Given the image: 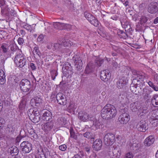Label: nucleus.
Instances as JSON below:
<instances>
[{
  "label": "nucleus",
  "mask_w": 158,
  "mask_h": 158,
  "mask_svg": "<svg viewBox=\"0 0 158 158\" xmlns=\"http://www.w3.org/2000/svg\"><path fill=\"white\" fill-rule=\"evenodd\" d=\"M130 119L129 115L126 113L121 114L118 117V121L120 123L122 124H127Z\"/></svg>",
  "instance_id": "obj_12"
},
{
  "label": "nucleus",
  "mask_w": 158,
  "mask_h": 158,
  "mask_svg": "<svg viewBox=\"0 0 158 158\" xmlns=\"http://www.w3.org/2000/svg\"><path fill=\"white\" fill-rule=\"evenodd\" d=\"M73 61H74V63L77 62H80V61H82L81 58H80L79 55H75L73 58Z\"/></svg>",
  "instance_id": "obj_49"
},
{
  "label": "nucleus",
  "mask_w": 158,
  "mask_h": 158,
  "mask_svg": "<svg viewBox=\"0 0 158 158\" xmlns=\"http://www.w3.org/2000/svg\"><path fill=\"white\" fill-rule=\"evenodd\" d=\"M23 27L28 31L31 32L32 28L31 26L28 24H26L23 25Z\"/></svg>",
  "instance_id": "obj_51"
},
{
  "label": "nucleus",
  "mask_w": 158,
  "mask_h": 158,
  "mask_svg": "<svg viewBox=\"0 0 158 158\" xmlns=\"http://www.w3.org/2000/svg\"><path fill=\"white\" fill-rule=\"evenodd\" d=\"M148 84L149 86L152 87L154 90L156 91H158V87L155 85L152 82L149 81L148 82Z\"/></svg>",
  "instance_id": "obj_47"
},
{
  "label": "nucleus",
  "mask_w": 158,
  "mask_h": 158,
  "mask_svg": "<svg viewBox=\"0 0 158 158\" xmlns=\"http://www.w3.org/2000/svg\"><path fill=\"white\" fill-rule=\"evenodd\" d=\"M9 47L10 48V51L11 50L12 53L15 51L16 52L19 51L20 52V51L18 48L17 46L15 44H11L9 45Z\"/></svg>",
  "instance_id": "obj_40"
},
{
  "label": "nucleus",
  "mask_w": 158,
  "mask_h": 158,
  "mask_svg": "<svg viewBox=\"0 0 158 158\" xmlns=\"http://www.w3.org/2000/svg\"><path fill=\"white\" fill-rule=\"evenodd\" d=\"M117 34L120 38L126 39L127 37V33L121 30H118V31Z\"/></svg>",
  "instance_id": "obj_36"
},
{
  "label": "nucleus",
  "mask_w": 158,
  "mask_h": 158,
  "mask_svg": "<svg viewBox=\"0 0 158 158\" xmlns=\"http://www.w3.org/2000/svg\"><path fill=\"white\" fill-rule=\"evenodd\" d=\"M112 48L113 50H114L117 52H119L120 51V48L118 46H117L115 45H113L112 46Z\"/></svg>",
  "instance_id": "obj_55"
},
{
  "label": "nucleus",
  "mask_w": 158,
  "mask_h": 158,
  "mask_svg": "<svg viewBox=\"0 0 158 158\" xmlns=\"http://www.w3.org/2000/svg\"><path fill=\"white\" fill-rule=\"evenodd\" d=\"M36 54L38 56V57H37V59H40L41 54L39 50V48L38 47L36 46L34 48V50Z\"/></svg>",
  "instance_id": "obj_45"
},
{
  "label": "nucleus",
  "mask_w": 158,
  "mask_h": 158,
  "mask_svg": "<svg viewBox=\"0 0 158 158\" xmlns=\"http://www.w3.org/2000/svg\"><path fill=\"white\" fill-rule=\"evenodd\" d=\"M19 86L21 91L27 92L31 88L30 82L27 79H23L20 82Z\"/></svg>",
  "instance_id": "obj_3"
},
{
  "label": "nucleus",
  "mask_w": 158,
  "mask_h": 158,
  "mask_svg": "<svg viewBox=\"0 0 158 158\" xmlns=\"http://www.w3.org/2000/svg\"><path fill=\"white\" fill-rule=\"evenodd\" d=\"M154 81L155 83L158 84V75L156 74L154 76Z\"/></svg>",
  "instance_id": "obj_62"
},
{
  "label": "nucleus",
  "mask_w": 158,
  "mask_h": 158,
  "mask_svg": "<svg viewBox=\"0 0 158 158\" xmlns=\"http://www.w3.org/2000/svg\"><path fill=\"white\" fill-rule=\"evenodd\" d=\"M15 127L14 125L11 124H8L6 127V129L8 131L9 133L11 134H13L15 130Z\"/></svg>",
  "instance_id": "obj_35"
},
{
  "label": "nucleus",
  "mask_w": 158,
  "mask_h": 158,
  "mask_svg": "<svg viewBox=\"0 0 158 158\" xmlns=\"http://www.w3.org/2000/svg\"><path fill=\"white\" fill-rule=\"evenodd\" d=\"M6 33V32L3 31H0V38L2 39L4 38Z\"/></svg>",
  "instance_id": "obj_58"
},
{
  "label": "nucleus",
  "mask_w": 158,
  "mask_h": 158,
  "mask_svg": "<svg viewBox=\"0 0 158 158\" xmlns=\"http://www.w3.org/2000/svg\"><path fill=\"white\" fill-rule=\"evenodd\" d=\"M80 61V62H77L74 63V65L75 66L76 69L77 70L79 71L82 67V61Z\"/></svg>",
  "instance_id": "obj_43"
},
{
  "label": "nucleus",
  "mask_w": 158,
  "mask_h": 158,
  "mask_svg": "<svg viewBox=\"0 0 158 158\" xmlns=\"http://www.w3.org/2000/svg\"><path fill=\"white\" fill-rule=\"evenodd\" d=\"M136 128L139 131L144 132L148 129V124L145 121L141 120L137 123Z\"/></svg>",
  "instance_id": "obj_11"
},
{
  "label": "nucleus",
  "mask_w": 158,
  "mask_h": 158,
  "mask_svg": "<svg viewBox=\"0 0 158 158\" xmlns=\"http://www.w3.org/2000/svg\"><path fill=\"white\" fill-rule=\"evenodd\" d=\"M10 152L12 155H17L19 152L18 148L15 147H12L10 149Z\"/></svg>",
  "instance_id": "obj_34"
},
{
  "label": "nucleus",
  "mask_w": 158,
  "mask_h": 158,
  "mask_svg": "<svg viewBox=\"0 0 158 158\" xmlns=\"http://www.w3.org/2000/svg\"><path fill=\"white\" fill-rule=\"evenodd\" d=\"M53 126V123L52 121L48 122L44 125V129L46 131L51 130Z\"/></svg>",
  "instance_id": "obj_25"
},
{
  "label": "nucleus",
  "mask_w": 158,
  "mask_h": 158,
  "mask_svg": "<svg viewBox=\"0 0 158 158\" xmlns=\"http://www.w3.org/2000/svg\"><path fill=\"white\" fill-rule=\"evenodd\" d=\"M151 119L153 120H158V110L152 113Z\"/></svg>",
  "instance_id": "obj_46"
},
{
  "label": "nucleus",
  "mask_w": 158,
  "mask_h": 158,
  "mask_svg": "<svg viewBox=\"0 0 158 158\" xmlns=\"http://www.w3.org/2000/svg\"><path fill=\"white\" fill-rule=\"evenodd\" d=\"M137 87V83L135 84H134L133 83H132L131 84L130 86V89L131 92L135 94H137V93H136V89Z\"/></svg>",
  "instance_id": "obj_44"
},
{
  "label": "nucleus",
  "mask_w": 158,
  "mask_h": 158,
  "mask_svg": "<svg viewBox=\"0 0 158 158\" xmlns=\"http://www.w3.org/2000/svg\"><path fill=\"white\" fill-rule=\"evenodd\" d=\"M24 57L23 56V54L21 52H19L17 54L14 59V61L15 63H18L19 61L23 58Z\"/></svg>",
  "instance_id": "obj_31"
},
{
  "label": "nucleus",
  "mask_w": 158,
  "mask_h": 158,
  "mask_svg": "<svg viewBox=\"0 0 158 158\" xmlns=\"http://www.w3.org/2000/svg\"><path fill=\"white\" fill-rule=\"evenodd\" d=\"M93 125L91 127L92 129L95 130L99 128L101 125V123L98 120L95 119L93 121Z\"/></svg>",
  "instance_id": "obj_28"
},
{
  "label": "nucleus",
  "mask_w": 158,
  "mask_h": 158,
  "mask_svg": "<svg viewBox=\"0 0 158 158\" xmlns=\"http://www.w3.org/2000/svg\"><path fill=\"white\" fill-rule=\"evenodd\" d=\"M27 114L29 119L34 123H38L41 119L39 111L36 108L29 109Z\"/></svg>",
  "instance_id": "obj_2"
},
{
  "label": "nucleus",
  "mask_w": 158,
  "mask_h": 158,
  "mask_svg": "<svg viewBox=\"0 0 158 158\" xmlns=\"http://www.w3.org/2000/svg\"><path fill=\"white\" fill-rule=\"evenodd\" d=\"M57 103L61 105L64 106L67 103V100L64 95L61 93H59L56 95Z\"/></svg>",
  "instance_id": "obj_10"
},
{
  "label": "nucleus",
  "mask_w": 158,
  "mask_h": 158,
  "mask_svg": "<svg viewBox=\"0 0 158 158\" xmlns=\"http://www.w3.org/2000/svg\"><path fill=\"white\" fill-rule=\"evenodd\" d=\"M53 25L55 28L60 30L67 29L70 27V25L69 24L58 22L54 23Z\"/></svg>",
  "instance_id": "obj_15"
},
{
  "label": "nucleus",
  "mask_w": 158,
  "mask_h": 158,
  "mask_svg": "<svg viewBox=\"0 0 158 158\" xmlns=\"http://www.w3.org/2000/svg\"><path fill=\"white\" fill-rule=\"evenodd\" d=\"M6 1H5V0H0V8L7 6V5L6 4Z\"/></svg>",
  "instance_id": "obj_56"
},
{
  "label": "nucleus",
  "mask_w": 158,
  "mask_h": 158,
  "mask_svg": "<svg viewBox=\"0 0 158 158\" xmlns=\"http://www.w3.org/2000/svg\"><path fill=\"white\" fill-rule=\"evenodd\" d=\"M68 42V40H66L62 38H60L57 41V43L53 44V50H55L60 49L62 45L64 46H68L69 44V43H67Z\"/></svg>",
  "instance_id": "obj_5"
},
{
  "label": "nucleus",
  "mask_w": 158,
  "mask_h": 158,
  "mask_svg": "<svg viewBox=\"0 0 158 158\" xmlns=\"http://www.w3.org/2000/svg\"><path fill=\"white\" fill-rule=\"evenodd\" d=\"M155 140L153 136L151 135L147 137L144 141V145L146 146H149L152 145Z\"/></svg>",
  "instance_id": "obj_17"
},
{
  "label": "nucleus",
  "mask_w": 158,
  "mask_h": 158,
  "mask_svg": "<svg viewBox=\"0 0 158 158\" xmlns=\"http://www.w3.org/2000/svg\"><path fill=\"white\" fill-rule=\"evenodd\" d=\"M29 66L30 67L31 70L32 71H35L36 69V67L35 64L33 63H30L29 64Z\"/></svg>",
  "instance_id": "obj_54"
},
{
  "label": "nucleus",
  "mask_w": 158,
  "mask_h": 158,
  "mask_svg": "<svg viewBox=\"0 0 158 158\" xmlns=\"http://www.w3.org/2000/svg\"><path fill=\"white\" fill-rule=\"evenodd\" d=\"M20 148L24 153H29L32 149L31 144L27 141H24L22 142L20 145Z\"/></svg>",
  "instance_id": "obj_6"
},
{
  "label": "nucleus",
  "mask_w": 158,
  "mask_h": 158,
  "mask_svg": "<svg viewBox=\"0 0 158 158\" xmlns=\"http://www.w3.org/2000/svg\"><path fill=\"white\" fill-rule=\"evenodd\" d=\"M148 110L146 109L145 107L141 108V107H140V109H139L138 111V113L139 115H140L141 116L144 115L146 113H148Z\"/></svg>",
  "instance_id": "obj_39"
},
{
  "label": "nucleus",
  "mask_w": 158,
  "mask_h": 158,
  "mask_svg": "<svg viewBox=\"0 0 158 158\" xmlns=\"http://www.w3.org/2000/svg\"><path fill=\"white\" fill-rule=\"evenodd\" d=\"M117 111L115 106L110 104H107L102 110L101 116L103 119H109L114 118Z\"/></svg>",
  "instance_id": "obj_1"
},
{
  "label": "nucleus",
  "mask_w": 158,
  "mask_h": 158,
  "mask_svg": "<svg viewBox=\"0 0 158 158\" xmlns=\"http://www.w3.org/2000/svg\"><path fill=\"white\" fill-rule=\"evenodd\" d=\"M148 20V18L145 16H142L140 18V22L141 24L145 23Z\"/></svg>",
  "instance_id": "obj_48"
},
{
  "label": "nucleus",
  "mask_w": 158,
  "mask_h": 158,
  "mask_svg": "<svg viewBox=\"0 0 158 158\" xmlns=\"http://www.w3.org/2000/svg\"><path fill=\"white\" fill-rule=\"evenodd\" d=\"M52 118V113L49 111H45L41 117V119L44 121L50 120Z\"/></svg>",
  "instance_id": "obj_18"
},
{
  "label": "nucleus",
  "mask_w": 158,
  "mask_h": 158,
  "mask_svg": "<svg viewBox=\"0 0 158 158\" xmlns=\"http://www.w3.org/2000/svg\"><path fill=\"white\" fill-rule=\"evenodd\" d=\"M148 12L151 14H154L158 12V3L156 2L150 3L148 6Z\"/></svg>",
  "instance_id": "obj_8"
},
{
  "label": "nucleus",
  "mask_w": 158,
  "mask_h": 158,
  "mask_svg": "<svg viewBox=\"0 0 158 158\" xmlns=\"http://www.w3.org/2000/svg\"><path fill=\"white\" fill-rule=\"evenodd\" d=\"M84 16L87 20L92 25L97 27L98 25V22L92 15L85 11L84 13Z\"/></svg>",
  "instance_id": "obj_7"
},
{
  "label": "nucleus",
  "mask_w": 158,
  "mask_h": 158,
  "mask_svg": "<svg viewBox=\"0 0 158 158\" xmlns=\"http://www.w3.org/2000/svg\"><path fill=\"white\" fill-rule=\"evenodd\" d=\"M70 137L73 138L74 139L76 140H78V137H81L82 136V134H80L78 135L77 136L76 135L73 129V128H71L70 129Z\"/></svg>",
  "instance_id": "obj_29"
},
{
  "label": "nucleus",
  "mask_w": 158,
  "mask_h": 158,
  "mask_svg": "<svg viewBox=\"0 0 158 158\" xmlns=\"http://www.w3.org/2000/svg\"><path fill=\"white\" fill-rule=\"evenodd\" d=\"M127 83V80L126 78L122 77L117 82V85L119 89L123 88V86L126 84Z\"/></svg>",
  "instance_id": "obj_22"
},
{
  "label": "nucleus",
  "mask_w": 158,
  "mask_h": 158,
  "mask_svg": "<svg viewBox=\"0 0 158 158\" xmlns=\"http://www.w3.org/2000/svg\"><path fill=\"white\" fill-rule=\"evenodd\" d=\"M62 70L64 75L68 77L73 74L72 69L69 63L64 64L62 67Z\"/></svg>",
  "instance_id": "obj_9"
},
{
  "label": "nucleus",
  "mask_w": 158,
  "mask_h": 158,
  "mask_svg": "<svg viewBox=\"0 0 158 158\" xmlns=\"http://www.w3.org/2000/svg\"><path fill=\"white\" fill-rule=\"evenodd\" d=\"M24 40L23 38H19L18 40V44L20 45L24 43Z\"/></svg>",
  "instance_id": "obj_61"
},
{
  "label": "nucleus",
  "mask_w": 158,
  "mask_h": 158,
  "mask_svg": "<svg viewBox=\"0 0 158 158\" xmlns=\"http://www.w3.org/2000/svg\"><path fill=\"white\" fill-rule=\"evenodd\" d=\"M26 61V58L25 57H24L22 59L19 61L18 63H15L18 66L22 68L25 65Z\"/></svg>",
  "instance_id": "obj_37"
},
{
  "label": "nucleus",
  "mask_w": 158,
  "mask_h": 158,
  "mask_svg": "<svg viewBox=\"0 0 158 158\" xmlns=\"http://www.w3.org/2000/svg\"><path fill=\"white\" fill-rule=\"evenodd\" d=\"M114 155L117 157H119L121 155V151L119 148L114 149L113 151Z\"/></svg>",
  "instance_id": "obj_41"
},
{
  "label": "nucleus",
  "mask_w": 158,
  "mask_h": 158,
  "mask_svg": "<svg viewBox=\"0 0 158 158\" xmlns=\"http://www.w3.org/2000/svg\"><path fill=\"white\" fill-rule=\"evenodd\" d=\"M69 108L73 111L74 110L77 108L76 105L75 104L72 103L70 104L69 106Z\"/></svg>",
  "instance_id": "obj_52"
},
{
  "label": "nucleus",
  "mask_w": 158,
  "mask_h": 158,
  "mask_svg": "<svg viewBox=\"0 0 158 158\" xmlns=\"http://www.w3.org/2000/svg\"><path fill=\"white\" fill-rule=\"evenodd\" d=\"M52 78L53 80H54L55 78V77L57 75V73L56 71H53L51 73Z\"/></svg>",
  "instance_id": "obj_57"
},
{
  "label": "nucleus",
  "mask_w": 158,
  "mask_h": 158,
  "mask_svg": "<svg viewBox=\"0 0 158 158\" xmlns=\"http://www.w3.org/2000/svg\"><path fill=\"white\" fill-rule=\"evenodd\" d=\"M120 22L123 27L125 29V31H127V29H128L131 26L130 24L126 21H125L123 19H120Z\"/></svg>",
  "instance_id": "obj_33"
},
{
  "label": "nucleus",
  "mask_w": 158,
  "mask_h": 158,
  "mask_svg": "<svg viewBox=\"0 0 158 158\" xmlns=\"http://www.w3.org/2000/svg\"><path fill=\"white\" fill-rule=\"evenodd\" d=\"M108 70H102L100 74L101 79L103 81L106 82L109 79L110 77V74L109 73Z\"/></svg>",
  "instance_id": "obj_14"
},
{
  "label": "nucleus",
  "mask_w": 158,
  "mask_h": 158,
  "mask_svg": "<svg viewBox=\"0 0 158 158\" xmlns=\"http://www.w3.org/2000/svg\"><path fill=\"white\" fill-rule=\"evenodd\" d=\"M59 148L60 150L64 151L66 148V146L65 145H61L59 146Z\"/></svg>",
  "instance_id": "obj_60"
},
{
  "label": "nucleus",
  "mask_w": 158,
  "mask_h": 158,
  "mask_svg": "<svg viewBox=\"0 0 158 158\" xmlns=\"http://www.w3.org/2000/svg\"><path fill=\"white\" fill-rule=\"evenodd\" d=\"M142 94L143 95V98L146 99H148L150 98V91L147 88H144L143 89Z\"/></svg>",
  "instance_id": "obj_24"
},
{
  "label": "nucleus",
  "mask_w": 158,
  "mask_h": 158,
  "mask_svg": "<svg viewBox=\"0 0 158 158\" xmlns=\"http://www.w3.org/2000/svg\"><path fill=\"white\" fill-rule=\"evenodd\" d=\"M42 100L38 97H35L33 99H31V101L30 104L32 106L34 105L35 106H39L40 104L42 103Z\"/></svg>",
  "instance_id": "obj_19"
},
{
  "label": "nucleus",
  "mask_w": 158,
  "mask_h": 158,
  "mask_svg": "<svg viewBox=\"0 0 158 158\" xmlns=\"http://www.w3.org/2000/svg\"><path fill=\"white\" fill-rule=\"evenodd\" d=\"M96 61V64L98 66H100L103 62V60L101 59H97Z\"/></svg>",
  "instance_id": "obj_53"
},
{
  "label": "nucleus",
  "mask_w": 158,
  "mask_h": 158,
  "mask_svg": "<svg viewBox=\"0 0 158 158\" xmlns=\"http://www.w3.org/2000/svg\"><path fill=\"white\" fill-rule=\"evenodd\" d=\"M78 118L83 121H85L88 120L92 121L94 119V118L90 117L86 113L83 111L80 112L78 113Z\"/></svg>",
  "instance_id": "obj_13"
},
{
  "label": "nucleus",
  "mask_w": 158,
  "mask_h": 158,
  "mask_svg": "<svg viewBox=\"0 0 158 158\" xmlns=\"http://www.w3.org/2000/svg\"><path fill=\"white\" fill-rule=\"evenodd\" d=\"M44 39V36L43 35H40L38 38L37 40L38 41H41Z\"/></svg>",
  "instance_id": "obj_63"
},
{
  "label": "nucleus",
  "mask_w": 158,
  "mask_h": 158,
  "mask_svg": "<svg viewBox=\"0 0 158 158\" xmlns=\"http://www.w3.org/2000/svg\"><path fill=\"white\" fill-rule=\"evenodd\" d=\"M133 155L130 152L127 153L124 157V158H133Z\"/></svg>",
  "instance_id": "obj_59"
},
{
  "label": "nucleus",
  "mask_w": 158,
  "mask_h": 158,
  "mask_svg": "<svg viewBox=\"0 0 158 158\" xmlns=\"http://www.w3.org/2000/svg\"><path fill=\"white\" fill-rule=\"evenodd\" d=\"M152 103L153 106L158 107V95L155 94L154 95L152 100Z\"/></svg>",
  "instance_id": "obj_32"
},
{
  "label": "nucleus",
  "mask_w": 158,
  "mask_h": 158,
  "mask_svg": "<svg viewBox=\"0 0 158 158\" xmlns=\"http://www.w3.org/2000/svg\"><path fill=\"white\" fill-rule=\"evenodd\" d=\"M94 67L91 63H89L86 66L84 73L86 74H89L94 71Z\"/></svg>",
  "instance_id": "obj_20"
},
{
  "label": "nucleus",
  "mask_w": 158,
  "mask_h": 158,
  "mask_svg": "<svg viewBox=\"0 0 158 158\" xmlns=\"http://www.w3.org/2000/svg\"><path fill=\"white\" fill-rule=\"evenodd\" d=\"M1 13L2 16L8 15V12H9V8L8 7L7 5L0 8Z\"/></svg>",
  "instance_id": "obj_27"
},
{
  "label": "nucleus",
  "mask_w": 158,
  "mask_h": 158,
  "mask_svg": "<svg viewBox=\"0 0 158 158\" xmlns=\"http://www.w3.org/2000/svg\"><path fill=\"white\" fill-rule=\"evenodd\" d=\"M1 48L3 53L6 54L8 52L9 49V46L8 44L4 43H3L2 44Z\"/></svg>",
  "instance_id": "obj_38"
},
{
  "label": "nucleus",
  "mask_w": 158,
  "mask_h": 158,
  "mask_svg": "<svg viewBox=\"0 0 158 158\" xmlns=\"http://www.w3.org/2000/svg\"><path fill=\"white\" fill-rule=\"evenodd\" d=\"M26 101L24 100H22L20 102L19 105V108L20 110H22L23 108L25 107L26 105Z\"/></svg>",
  "instance_id": "obj_50"
},
{
  "label": "nucleus",
  "mask_w": 158,
  "mask_h": 158,
  "mask_svg": "<svg viewBox=\"0 0 158 158\" xmlns=\"http://www.w3.org/2000/svg\"><path fill=\"white\" fill-rule=\"evenodd\" d=\"M6 81L5 73L2 70H0V84H4Z\"/></svg>",
  "instance_id": "obj_30"
},
{
  "label": "nucleus",
  "mask_w": 158,
  "mask_h": 158,
  "mask_svg": "<svg viewBox=\"0 0 158 158\" xmlns=\"http://www.w3.org/2000/svg\"><path fill=\"white\" fill-rule=\"evenodd\" d=\"M140 106L139 103L137 102H135L131 104L130 105V109L133 112H136L139 111Z\"/></svg>",
  "instance_id": "obj_21"
},
{
  "label": "nucleus",
  "mask_w": 158,
  "mask_h": 158,
  "mask_svg": "<svg viewBox=\"0 0 158 158\" xmlns=\"http://www.w3.org/2000/svg\"><path fill=\"white\" fill-rule=\"evenodd\" d=\"M86 138L91 139V141L94 142V139L95 138V135L94 134L91 132H86L82 134V135Z\"/></svg>",
  "instance_id": "obj_23"
},
{
  "label": "nucleus",
  "mask_w": 158,
  "mask_h": 158,
  "mask_svg": "<svg viewBox=\"0 0 158 158\" xmlns=\"http://www.w3.org/2000/svg\"><path fill=\"white\" fill-rule=\"evenodd\" d=\"M115 137L114 134L108 133L106 134L104 138V143L107 145H112L114 142Z\"/></svg>",
  "instance_id": "obj_4"
},
{
  "label": "nucleus",
  "mask_w": 158,
  "mask_h": 158,
  "mask_svg": "<svg viewBox=\"0 0 158 158\" xmlns=\"http://www.w3.org/2000/svg\"><path fill=\"white\" fill-rule=\"evenodd\" d=\"M91 149V148L90 147L88 146L85 147L84 148V150H85V151H86L88 154H89V153L90 150Z\"/></svg>",
  "instance_id": "obj_64"
},
{
  "label": "nucleus",
  "mask_w": 158,
  "mask_h": 158,
  "mask_svg": "<svg viewBox=\"0 0 158 158\" xmlns=\"http://www.w3.org/2000/svg\"><path fill=\"white\" fill-rule=\"evenodd\" d=\"M132 77L134 78L133 79L132 82H134L135 83V81H136L137 82H139V80H138V77L140 74L139 72H137L136 70H134L132 71Z\"/></svg>",
  "instance_id": "obj_26"
},
{
  "label": "nucleus",
  "mask_w": 158,
  "mask_h": 158,
  "mask_svg": "<svg viewBox=\"0 0 158 158\" xmlns=\"http://www.w3.org/2000/svg\"><path fill=\"white\" fill-rule=\"evenodd\" d=\"M35 131V130L32 129H30L28 130V132L30 134L31 137H33V138L36 139L38 137V135Z\"/></svg>",
  "instance_id": "obj_42"
},
{
  "label": "nucleus",
  "mask_w": 158,
  "mask_h": 158,
  "mask_svg": "<svg viewBox=\"0 0 158 158\" xmlns=\"http://www.w3.org/2000/svg\"><path fill=\"white\" fill-rule=\"evenodd\" d=\"M102 145V140L100 139H97L94 142L93 148L94 150L98 151L101 149Z\"/></svg>",
  "instance_id": "obj_16"
}]
</instances>
